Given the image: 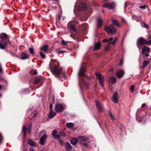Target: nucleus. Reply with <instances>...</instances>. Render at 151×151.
Returning <instances> with one entry per match:
<instances>
[{
	"instance_id": "28",
	"label": "nucleus",
	"mask_w": 151,
	"mask_h": 151,
	"mask_svg": "<svg viewBox=\"0 0 151 151\" xmlns=\"http://www.w3.org/2000/svg\"><path fill=\"white\" fill-rule=\"evenodd\" d=\"M28 143L31 146H36V144L31 139L29 140L28 141Z\"/></svg>"
},
{
	"instance_id": "15",
	"label": "nucleus",
	"mask_w": 151,
	"mask_h": 151,
	"mask_svg": "<svg viewBox=\"0 0 151 151\" xmlns=\"http://www.w3.org/2000/svg\"><path fill=\"white\" fill-rule=\"evenodd\" d=\"M124 73L122 70H119L117 73V76L118 78H121L123 77L124 75Z\"/></svg>"
},
{
	"instance_id": "29",
	"label": "nucleus",
	"mask_w": 151,
	"mask_h": 151,
	"mask_svg": "<svg viewBox=\"0 0 151 151\" xmlns=\"http://www.w3.org/2000/svg\"><path fill=\"white\" fill-rule=\"evenodd\" d=\"M109 78V82L111 83H114L116 81V78L114 77H111Z\"/></svg>"
},
{
	"instance_id": "31",
	"label": "nucleus",
	"mask_w": 151,
	"mask_h": 151,
	"mask_svg": "<svg viewBox=\"0 0 151 151\" xmlns=\"http://www.w3.org/2000/svg\"><path fill=\"white\" fill-rule=\"evenodd\" d=\"M70 27L72 31L73 32H76V29L75 27V26L74 24H71L70 26Z\"/></svg>"
},
{
	"instance_id": "13",
	"label": "nucleus",
	"mask_w": 151,
	"mask_h": 151,
	"mask_svg": "<svg viewBox=\"0 0 151 151\" xmlns=\"http://www.w3.org/2000/svg\"><path fill=\"white\" fill-rule=\"evenodd\" d=\"M95 104L98 111L100 112L102 111H103L102 108L100 103L97 100H96Z\"/></svg>"
},
{
	"instance_id": "42",
	"label": "nucleus",
	"mask_w": 151,
	"mask_h": 151,
	"mask_svg": "<svg viewBox=\"0 0 151 151\" xmlns=\"http://www.w3.org/2000/svg\"><path fill=\"white\" fill-rule=\"evenodd\" d=\"M66 52H67L65 51L61 50V51H58V54H60V53H66Z\"/></svg>"
},
{
	"instance_id": "32",
	"label": "nucleus",
	"mask_w": 151,
	"mask_h": 151,
	"mask_svg": "<svg viewBox=\"0 0 151 151\" xmlns=\"http://www.w3.org/2000/svg\"><path fill=\"white\" fill-rule=\"evenodd\" d=\"M109 113L110 116L111 118V119L113 120H115V119L114 117V115L112 114L111 111H109Z\"/></svg>"
},
{
	"instance_id": "22",
	"label": "nucleus",
	"mask_w": 151,
	"mask_h": 151,
	"mask_svg": "<svg viewBox=\"0 0 151 151\" xmlns=\"http://www.w3.org/2000/svg\"><path fill=\"white\" fill-rule=\"evenodd\" d=\"M56 114V113L53 110L50 111L49 113L48 116L50 118H52L54 117Z\"/></svg>"
},
{
	"instance_id": "53",
	"label": "nucleus",
	"mask_w": 151,
	"mask_h": 151,
	"mask_svg": "<svg viewBox=\"0 0 151 151\" xmlns=\"http://www.w3.org/2000/svg\"><path fill=\"white\" fill-rule=\"evenodd\" d=\"M52 102H53V103H55V97L54 96H52Z\"/></svg>"
},
{
	"instance_id": "63",
	"label": "nucleus",
	"mask_w": 151,
	"mask_h": 151,
	"mask_svg": "<svg viewBox=\"0 0 151 151\" xmlns=\"http://www.w3.org/2000/svg\"><path fill=\"white\" fill-rule=\"evenodd\" d=\"M25 90H26L27 91H28V90L27 89H24V91H25Z\"/></svg>"
},
{
	"instance_id": "10",
	"label": "nucleus",
	"mask_w": 151,
	"mask_h": 151,
	"mask_svg": "<svg viewBox=\"0 0 151 151\" xmlns=\"http://www.w3.org/2000/svg\"><path fill=\"white\" fill-rule=\"evenodd\" d=\"M115 6V4L114 2H112L110 4H108L103 5V7L109 9H111L114 8Z\"/></svg>"
},
{
	"instance_id": "39",
	"label": "nucleus",
	"mask_w": 151,
	"mask_h": 151,
	"mask_svg": "<svg viewBox=\"0 0 151 151\" xmlns=\"http://www.w3.org/2000/svg\"><path fill=\"white\" fill-rule=\"evenodd\" d=\"M134 86L133 85H131L130 87V89L132 92H133L134 91Z\"/></svg>"
},
{
	"instance_id": "23",
	"label": "nucleus",
	"mask_w": 151,
	"mask_h": 151,
	"mask_svg": "<svg viewBox=\"0 0 151 151\" xmlns=\"http://www.w3.org/2000/svg\"><path fill=\"white\" fill-rule=\"evenodd\" d=\"M112 22L117 27H120V25L117 19L112 20Z\"/></svg>"
},
{
	"instance_id": "37",
	"label": "nucleus",
	"mask_w": 151,
	"mask_h": 151,
	"mask_svg": "<svg viewBox=\"0 0 151 151\" xmlns=\"http://www.w3.org/2000/svg\"><path fill=\"white\" fill-rule=\"evenodd\" d=\"M147 44L148 45H151V40H150L148 41L146 40H145V45Z\"/></svg>"
},
{
	"instance_id": "20",
	"label": "nucleus",
	"mask_w": 151,
	"mask_h": 151,
	"mask_svg": "<svg viewBox=\"0 0 151 151\" xmlns=\"http://www.w3.org/2000/svg\"><path fill=\"white\" fill-rule=\"evenodd\" d=\"M29 58V55L24 52H22L21 54L20 58L22 59H26Z\"/></svg>"
},
{
	"instance_id": "12",
	"label": "nucleus",
	"mask_w": 151,
	"mask_h": 151,
	"mask_svg": "<svg viewBox=\"0 0 151 151\" xmlns=\"http://www.w3.org/2000/svg\"><path fill=\"white\" fill-rule=\"evenodd\" d=\"M7 44V42L4 40H1L0 42V48L2 49H4Z\"/></svg>"
},
{
	"instance_id": "58",
	"label": "nucleus",
	"mask_w": 151,
	"mask_h": 151,
	"mask_svg": "<svg viewBox=\"0 0 151 151\" xmlns=\"http://www.w3.org/2000/svg\"><path fill=\"white\" fill-rule=\"evenodd\" d=\"M151 38V36L150 35H149L147 38V40H150Z\"/></svg>"
},
{
	"instance_id": "54",
	"label": "nucleus",
	"mask_w": 151,
	"mask_h": 151,
	"mask_svg": "<svg viewBox=\"0 0 151 151\" xmlns=\"http://www.w3.org/2000/svg\"><path fill=\"white\" fill-rule=\"evenodd\" d=\"M122 22L124 23L126 22V20L124 18H122Z\"/></svg>"
},
{
	"instance_id": "59",
	"label": "nucleus",
	"mask_w": 151,
	"mask_h": 151,
	"mask_svg": "<svg viewBox=\"0 0 151 151\" xmlns=\"http://www.w3.org/2000/svg\"><path fill=\"white\" fill-rule=\"evenodd\" d=\"M145 57H147L149 55L148 53H145Z\"/></svg>"
},
{
	"instance_id": "44",
	"label": "nucleus",
	"mask_w": 151,
	"mask_h": 151,
	"mask_svg": "<svg viewBox=\"0 0 151 151\" xmlns=\"http://www.w3.org/2000/svg\"><path fill=\"white\" fill-rule=\"evenodd\" d=\"M60 134L59 135H56L55 137H54L55 139H58L59 140V139H60Z\"/></svg>"
},
{
	"instance_id": "33",
	"label": "nucleus",
	"mask_w": 151,
	"mask_h": 151,
	"mask_svg": "<svg viewBox=\"0 0 151 151\" xmlns=\"http://www.w3.org/2000/svg\"><path fill=\"white\" fill-rule=\"evenodd\" d=\"M62 44L63 46H66L68 45L67 42H65L64 40H62Z\"/></svg>"
},
{
	"instance_id": "35",
	"label": "nucleus",
	"mask_w": 151,
	"mask_h": 151,
	"mask_svg": "<svg viewBox=\"0 0 151 151\" xmlns=\"http://www.w3.org/2000/svg\"><path fill=\"white\" fill-rule=\"evenodd\" d=\"M29 52L32 54H33L34 53V49L32 48H29Z\"/></svg>"
},
{
	"instance_id": "56",
	"label": "nucleus",
	"mask_w": 151,
	"mask_h": 151,
	"mask_svg": "<svg viewBox=\"0 0 151 151\" xmlns=\"http://www.w3.org/2000/svg\"><path fill=\"white\" fill-rule=\"evenodd\" d=\"M33 74L34 75H36V74H37V71L36 70H35L34 72H33Z\"/></svg>"
},
{
	"instance_id": "30",
	"label": "nucleus",
	"mask_w": 151,
	"mask_h": 151,
	"mask_svg": "<svg viewBox=\"0 0 151 151\" xmlns=\"http://www.w3.org/2000/svg\"><path fill=\"white\" fill-rule=\"evenodd\" d=\"M66 126L68 128H71L74 125V124L72 123H67L66 124Z\"/></svg>"
},
{
	"instance_id": "24",
	"label": "nucleus",
	"mask_w": 151,
	"mask_h": 151,
	"mask_svg": "<svg viewBox=\"0 0 151 151\" xmlns=\"http://www.w3.org/2000/svg\"><path fill=\"white\" fill-rule=\"evenodd\" d=\"M101 46V44L99 42H97L94 44V50H98Z\"/></svg>"
},
{
	"instance_id": "61",
	"label": "nucleus",
	"mask_w": 151,
	"mask_h": 151,
	"mask_svg": "<svg viewBox=\"0 0 151 151\" xmlns=\"http://www.w3.org/2000/svg\"><path fill=\"white\" fill-rule=\"evenodd\" d=\"M60 16H58V19L59 20L60 19Z\"/></svg>"
},
{
	"instance_id": "16",
	"label": "nucleus",
	"mask_w": 151,
	"mask_h": 151,
	"mask_svg": "<svg viewBox=\"0 0 151 151\" xmlns=\"http://www.w3.org/2000/svg\"><path fill=\"white\" fill-rule=\"evenodd\" d=\"M150 51V48L149 47L145 46L142 48V54H143L145 52L149 53Z\"/></svg>"
},
{
	"instance_id": "25",
	"label": "nucleus",
	"mask_w": 151,
	"mask_h": 151,
	"mask_svg": "<svg viewBox=\"0 0 151 151\" xmlns=\"http://www.w3.org/2000/svg\"><path fill=\"white\" fill-rule=\"evenodd\" d=\"M149 61L148 60H144L143 62L142 65L141 66V68H144L145 66L148 65V64L149 63Z\"/></svg>"
},
{
	"instance_id": "19",
	"label": "nucleus",
	"mask_w": 151,
	"mask_h": 151,
	"mask_svg": "<svg viewBox=\"0 0 151 151\" xmlns=\"http://www.w3.org/2000/svg\"><path fill=\"white\" fill-rule=\"evenodd\" d=\"M86 6L83 3H81L79 6V9L80 10L85 11L86 9Z\"/></svg>"
},
{
	"instance_id": "60",
	"label": "nucleus",
	"mask_w": 151,
	"mask_h": 151,
	"mask_svg": "<svg viewBox=\"0 0 151 151\" xmlns=\"http://www.w3.org/2000/svg\"><path fill=\"white\" fill-rule=\"evenodd\" d=\"M2 88V86L0 84V90L1 89V88Z\"/></svg>"
},
{
	"instance_id": "7",
	"label": "nucleus",
	"mask_w": 151,
	"mask_h": 151,
	"mask_svg": "<svg viewBox=\"0 0 151 151\" xmlns=\"http://www.w3.org/2000/svg\"><path fill=\"white\" fill-rule=\"evenodd\" d=\"M86 65L84 64H82L81 66L80 69L78 73V75L81 77H86V76L84 74V73L86 71Z\"/></svg>"
},
{
	"instance_id": "8",
	"label": "nucleus",
	"mask_w": 151,
	"mask_h": 151,
	"mask_svg": "<svg viewBox=\"0 0 151 151\" xmlns=\"http://www.w3.org/2000/svg\"><path fill=\"white\" fill-rule=\"evenodd\" d=\"M117 38L116 37L113 39L112 37H111L109 39H104L103 40L104 42H108V43H111L112 45L114 44L116 42Z\"/></svg>"
},
{
	"instance_id": "52",
	"label": "nucleus",
	"mask_w": 151,
	"mask_h": 151,
	"mask_svg": "<svg viewBox=\"0 0 151 151\" xmlns=\"http://www.w3.org/2000/svg\"><path fill=\"white\" fill-rule=\"evenodd\" d=\"M146 106V104L145 103H143L142 104L141 107L142 108Z\"/></svg>"
},
{
	"instance_id": "47",
	"label": "nucleus",
	"mask_w": 151,
	"mask_h": 151,
	"mask_svg": "<svg viewBox=\"0 0 151 151\" xmlns=\"http://www.w3.org/2000/svg\"><path fill=\"white\" fill-rule=\"evenodd\" d=\"M59 142L61 145H63L64 143V142L61 140L60 139H59Z\"/></svg>"
},
{
	"instance_id": "5",
	"label": "nucleus",
	"mask_w": 151,
	"mask_h": 151,
	"mask_svg": "<svg viewBox=\"0 0 151 151\" xmlns=\"http://www.w3.org/2000/svg\"><path fill=\"white\" fill-rule=\"evenodd\" d=\"M65 107L64 104H60L56 105L55 107L54 110L57 112H60L63 111Z\"/></svg>"
},
{
	"instance_id": "51",
	"label": "nucleus",
	"mask_w": 151,
	"mask_h": 151,
	"mask_svg": "<svg viewBox=\"0 0 151 151\" xmlns=\"http://www.w3.org/2000/svg\"><path fill=\"white\" fill-rule=\"evenodd\" d=\"M2 139V136L1 134L0 133V144L1 142Z\"/></svg>"
},
{
	"instance_id": "55",
	"label": "nucleus",
	"mask_w": 151,
	"mask_h": 151,
	"mask_svg": "<svg viewBox=\"0 0 151 151\" xmlns=\"http://www.w3.org/2000/svg\"><path fill=\"white\" fill-rule=\"evenodd\" d=\"M30 151H35V150L33 148L31 147L30 149Z\"/></svg>"
},
{
	"instance_id": "11",
	"label": "nucleus",
	"mask_w": 151,
	"mask_h": 151,
	"mask_svg": "<svg viewBox=\"0 0 151 151\" xmlns=\"http://www.w3.org/2000/svg\"><path fill=\"white\" fill-rule=\"evenodd\" d=\"M47 137V135L46 134H44L40 139V143L41 145H43Z\"/></svg>"
},
{
	"instance_id": "14",
	"label": "nucleus",
	"mask_w": 151,
	"mask_h": 151,
	"mask_svg": "<svg viewBox=\"0 0 151 151\" xmlns=\"http://www.w3.org/2000/svg\"><path fill=\"white\" fill-rule=\"evenodd\" d=\"M65 147L67 151H70L72 148V146L68 142H67L65 144Z\"/></svg>"
},
{
	"instance_id": "57",
	"label": "nucleus",
	"mask_w": 151,
	"mask_h": 151,
	"mask_svg": "<svg viewBox=\"0 0 151 151\" xmlns=\"http://www.w3.org/2000/svg\"><path fill=\"white\" fill-rule=\"evenodd\" d=\"M127 2H125L124 4V8H125V7L127 6Z\"/></svg>"
},
{
	"instance_id": "6",
	"label": "nucleus",
	"mask_w": 151,
	"mask_h": 151,
	"mask_svg": "<svg viewBox=\"0 0 151 151\" xmlns=\"http://www.w3.org/2000/svg\"><path fill=\"white\" fill-rule=\"evenodd\" d=\"M96 75L98 78L99 83L101 86H104V77L99 72H97L96 73Z\"/></svg>"
},
{
	"instance_id": "64",
	"label": "nucleus",
	"mask_w": 151,
	"mask_h": 151,
	"mask_svg": "<svg viewBox=\"0 0 151 151\" xmlns=\"http://www.w3.org/2000/svg\"><path fill=\"white\" fill-rule=\"evenodd\" d=\"M79 86H80V88H81V85H80V83L79 84Z\"/></svg>"
},
{
	"instance_id": "45",
	"label": "nucleus",
	"mask_w": 151,
	"mask_h": 151,
	"mask_svg": "<svg viewBox=\"0 0 151 151\" xmlns=\"http://www.w3.org/2000/svg\"><path fill=\"white\" fill-rule=\"evenodd\" d=\"M50 111L53 110H52V104L51 103L50 104Z\"/></svg>"
},
{
	"instance_id": "36",
	"label": "nucleus",
	"mask_w": 151,
	"mask_h": 151,
	"mask_svg": "<svg viewBox=\"0 0 151 151\" xmlns=\"http://www.w3.org/2000/svg\"><path fill=\"white\" fill-rule=\"evenodd\" d=\"M57 132L56 130H54L52 131V135L53 137H55V136L56 135Z\"/></svg>"
},
{
	"instance_id": "46",
	"label": "nucleus",
	"mask_w": 151,
	"mask_h": 151,
	"mask_svg": "<svg viewBox=\"0 0 151 151\" xmlns=\"http://www.w3.org/2000/svg\"><path fill=\"white\" fill-rule=\"evenodd\" d=\"M46 133V131L44 130H42L40 131V132L39 134H44Z\"/></svg>"
},
{
	"instance_id": "1",
	"label": "nucleus",
	"mask_w": 151,
	"mask_h": 151,
	"mask_svg": "<svg viewBox=\"0 0 151 151\" xmlns=\"http://www.w3.org/2000/svg\"><path fill=\"white\" fill-rule=\"evenodd\" d=\"M50 69L52 74L57 78H59L61 75V70H60L56 65H50Z\"/></svg>"
},
{
	"instance_id": "17",
	"label": "nucleus",
	"mask_w": 151,
	"mask_h": 151,
	"mask_svg": "<svg viewBox=\"0 0 151 151\" xmlns=\"http://www.w3.org/2000/svg\"><path fill=\"white\" fill-rule=\"evenodd\" d=\"M0 38L2 40L8 39V35L5 33H2L0 35Z\"/></svg>"
},
{
	"instance_id": "9",
	"label": "nucleus",
	"mask_w": 151,
	"mask_h": 151,
	"mask_svg": "<svg viewBox=\"0 0 151 151\" xmlns=\"http://www.w3.org/2000/svg\"><path fill=\"white\" fill-rule=\"evenodd\" d=\"M32 127V125L31 124H30L29 125L27 128L26 127H25V126H23L22 129V132L24 133L23 137H24V138H25V137L26 132L27 131H28L29 133H30L31 132V128Z\"/></svg>"
},
{
	"instance_id": "21",
	"label": "nucleus",
	"mask_w": 151,
	"mask_h": 151,
	"mask_svg": "<svg viewBox=\"0 0 151 151\" xmlns=\"http://www.w3.org/2000/svg\"><path fill=\"white\" fill-rule=\"evenodd\" d=\"M113 101L115 103H117L118 101V94L115 93L113 96Z\"/></svg>"
},
{
	"instance_id": "2",
	"label": "nucleus",
	"mask_w": 151,
	"mask_h": 151,
	"mask_svg": "<svg viewBox=\"0 0 151 151\" xmlns=\"http://www.w3.org/2000/svg\"><path fill=\"white\" fill-rule=\"evenodd\" d=\"M104 29L109 35H115L117 32V30L112 25L105 27Z\"/></svg>"
},
{
	"instance_id": "34",
	"label": "nucleus",
	"mask_w": 151,
	"mask_h": 151,
	"mask_svg": "<svg viewBox=\"0 0 151 151\" xmlns=\"http://www.w3.org/2000/svg\"><path fill=\"white\" fill-rule=\"evenodd\" d=\"M40 81V79L39 78H36L34 81L35 83L36 84L37 83Z\"/></svg>"
},
{
	"instance_id": "18",
	"label": "nucleus",
	"mask_w": 151,
	"mask_h": 151,
	"mask_svg": "<svg viewBox=\"0 0 151 151\" xmlns=\"http://www.w3.org/2000/svg\"><path fill=\"white\" fill-rule=\"evenodd\" d=\"M102 19L100 17H98L97 19V24L98 27H100L102 26Z\"/></svg>"
},
{
	"instance_id": "4",
	"label": "nucleus",
	"mask_w": 151,
	"mask_h": 151,
	"mask_svg": "<svg viewBox=\"0 0 151 151\" xmlns=\"http://www.w3.org/2000/svg\"><path fill=\"white\" fill-rule=\"evenodd\" d=\"M145 40L143 37L139 38L137 42V45L139 50L142 48L144 45L145 44Z\"/></svg>"
},
{
	"instance_id": "27",
	"label": "nucleus",
	"mask_w": 151,
	"mask_h": 151,
	"mask_svg": "<svg viewBox=\"0 0 151 151\" xmlns=\"http://www.w3.org/2000/svg\"><path fill=\"white\" fill-rule=\"evenodd\" d=\"M48 46L47 45H44L41 48L42 51H44L45 52H47V49L48 48Z\"/></svg>"
},
{
	"instance_id": "48",
	"label": "nucleus",
	"mask_w": 151,
	"mask_h": 151,
	"mask_svg": "<svg viewBox=\"0 0 151 151\" xmlns=\"http://www.w3.org/2000/svg\"><path fill=\"white\" fill-rule=\"evenodd\" d=\"M89 16V15H86V16H84V20H86L87 19V18L88 17V16Z\"/></svg>"
},
{
	"instance_id": "38",
	"label": "nucleus",
	"mask_w": 151,
	"mask_h": 151,
	"mask_svg": "<svg viewBox=\"0 0 151 151\" xmlns=\"http://www.w3.org/2000/svg\"><path fill=\"white\" fill-rule=\"evenodd\" d=\"M40 56L42 58H45V55L44 53L41 52V51H40Z\"/></svg>"
},
{
	"instance_id": "43",
	"label": "nucleus",
	"mask_w": 151,
	"mask_h": 151,
	"mask_svg": "<svg viewBox=\"0 0 151 151\" xmlns=\"http://www.w3.org/2000/svg\"><path fill=\"white\" fill-rule=\"evenodd\" d=\"M146 6H139V8L140 9H145L146 8Z\"/></svg>"
},
{
	"instance_id": "40",
	"label": "nucleus",
	"mask_w": 151,
	"mask_h": 151,
	"mask_svg": "<svg viewBox=\"0 0 151 151\" xmlns=\"http://www.w3.org/2000/svg\"><path fill=\"white\" fill-rule=\"evenodd\" d=\"M143 24H144V27L145 28H146L147 29H148V28H149V26H148V25L147 24H146L144 22H143Z\"/></svg>"
},
{
	"instance_id": "49",
	"label": "nucleus",
	"mask_w": 151,
	"mask_h": 151,
	"mask_svg": "<svg viewBox=\"0 0 151 151\" xmlns=\"http://www.w3.org/2000/svg\"><path fill=\"white\" fill-rule=\"evenodd\" d=\"M83 27H84V26L85 27V29H87L88 28V25L87 24H84V25H83Z\"/></svg>"
},
{
	"instance_id": "41",
	"label": "nucleus",
	"mask_w": 151,
	"mask_h": 151,
	"mask_svg": "<svg viewBox=\"0 0 151 151\" xmlns=\"http://www.w3.org/2000/svg\"><path fill=\"white\" fill-rule=\"evenodd\" d=\"M59 134H60V136H65V133L63 132H60Z\"/></svg>"
},
{
	"instance_id": "26",
	"label": "nucleus",
	"mask_w": 151,
	"mask_h": 151,
	"mask_svg": "<svg viewBox=\"0 0 151 151\" xmlns=\"http://www.w3.org/2000/svg\"><path fill=\"white\" fill-rule=\"evenodd\" d=\"M78 141V139H77L76 138H74L71 139L70 142L73 145H75L77 144Z\"/></svg>"
},
{
	"instance_id": "62",
	"label": "nucleus",
	"mask_w": 151,
	"mask_h": 151,
	"mask_svg": "<svg viewBox=\"0 0 151 151\" xmlns=\"http://www.w3.org/2000/svg\"><path fill=\"white\" fill-rule=\"evenodd\" d=\"M8 42H9V44H11V42H10L9 41V40H8Z\"/></svg>"
},
{
	"instance_id": "50",
	"label": "nucleus",
	"mask_w": 151,
	"mask_h": 151,
	"mask_svg": "<svg viewBox=\"0 0 151 151\" xmlns=\"http://www.w3.org/2000/svg\"><path fill=\"white\" fill-rule=\"evenodd\" d=\"M123 64V60L122 59L120 60V64H119V65H122Z\"/></svg>"
},
{
	"instance_id": "3",
	"label": "nucleus",
	"mask_w": 151,
	"mask_h": 151,
	"mask_svg": "<svg viewBox=\"0 0 151 151\" xmlns=\"http://www.w3.org/2000/svg\"><path fill=\"white\" fill-rule=\"evenodd\" d=\"M78 141L83 145L88 146L89 142L88 139L84 136H79L78 138Z\"/></svg>"
}]
</instances>
